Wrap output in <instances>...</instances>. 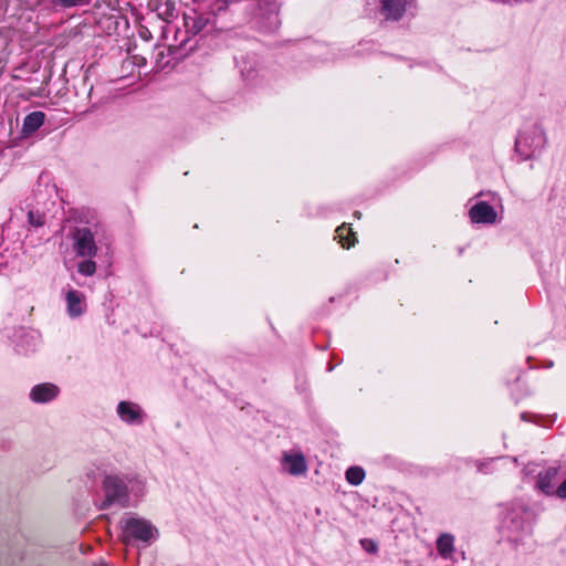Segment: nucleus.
<instances>
[{
	"label": "nucleus",
	"instance_id": "1",
	"mask_svg": "<svg viewBox=\"0 0 566 566\" xmlns=\"http://www.w3.org/2000/svg\"><path fill=\"white\" fill-rule=\"evenodd\" d=\"M545 145V134L538 126H532L517 136L515 150L522 160L532 158Z\"/></svg>",
	"mask_w": 566,
	"mask_h": 566
},
{
	"label": "nucleus",
	"instance_id": "2",
	"mask_svg": "<svg viewBox=\"0 0 566 566\" xmlns=\"http://www.w3.org/2000/svg\"><path fill=\"white\" fill-rule=\"evenodd\" d=\"M123 541L149 543L157 536V530L146 520L129 517L123 522Z\"/></svg>",
	"mask_w": 566,
	"mask_h": 566
},
{
	"label": "nucleus",
	"instance_id": "3",
	"mask_svg": "<svg viewBox=\"0 0 566 566\" xmlns=\"http://www.w3.org/2000/svg\"><path fill=\"white\" fill-rule=\"evenodd\" d=\"M103 489L105 492V501L102 503L101 509H106L113 503L126 505L127 502V488L122 479L114 475H108L103 481Z\"/></svg>",
	"mask_w": 566,
	"mask_h": 566
},
{
	"label": "nucleus",
	"instance_id": "4",
	"mask_svg": "<svg viewBox=\"0 0 566 566\" xmlns=\"http://www.w3.org/2000/svg\"><path fill=\"white\" fill-rule=\"evenodd\" d=\"M73 250L77 256L94 258L97 254V245L91 229L77 228L73 232Z\"/></svg>",
	"mask_w": 566,
	"mask_h": 566
},
{
	"label": "nucleus",
	"instance_id": "5",
	"mask_svg": "<svg viewBox=\"0 0 566 566\" xmlns=\"http://www.w3.org/2000/svg\"><path fill=\"white\" fill-rule=\"evenodd\" d=\"M470 218L475 223H493L496 220L494 208L485 201L475 203L470 209Z\"/></svg>",
	"mask_w": 566,
	"mask_h": 566
},
{
	"label": "nucleus",
	"instance_id": "6",
	"mask_svg": "<svg viewBox=\"0 0 566 566\" xmlns=\"http://www.w3.org/2000/svg\"><path fill=\"white\" fill-rule=\"evenodd\" d=\"M117 413L119 418L126 423L134 424L143 422V410L136 403L120 401L117 406Z\"/></svg>",
	"mask_w": 566,
	"mask_h": 566
},
{
	"label": "nucleus",
	"instance_id": "7",
	"mask_svg": "<svg viewBox=\"0 0 566 566\" xmlns=\"http://www.w3.org/2000/svg\"><path fill=\"white\" fill-rule=\"evenodd\" d=\"M558 468L549 467L537 475V488L546 495H555V484L558 480Z\"/></svg>",
	"mask_w": 566,
	"mask_h": 566
},
{
	"label": "nucleus",
	"instance_id": "8",
	"mask_svg": "<svg viewBox=\"0 0 566 566\" xmlns=\"http://www.w3.org/2000/svg\"><path fill=\"white\" fill-rule=\"evenodd\" d=\"M59 388L50 382L34 386L31 389L30 398L38 403H44L53 400L59 395Z\"/></svg>",
	"mask_w": 566,
	"mask_h": 566
},
{
	"label": "nucleus",
	"instance_id": "9",
	"mask_svg": "<svg viewBox=\"0 0 566 566\" xmlns=\"http://www.w3.org/2000/svg\"><path fill=\"white\" fill-rule=\"evenodd\" d=\"M66 305H67V313L71 317H77L82 315L85 311V303H84V296L82 293L70 290L66 293Z\"/></svg>",
	"mask_w": 566,
	"mask_h": 566
},
{
	"label": "nucleus",
	"instance_id": "10",
	"mask_svg": "<svg viewBox=\"0 0 566 566\" xmlns=\"http://www.w3.org/2000/svg\"><path fill=\"white\" fill-rule=\"evenodd\" d=\"M406 0H381V12L386 19L398 20L406 10Z\"/></svg>",
	"mask_w": 566,
	"mask_h": 566
},
{
	"label": "nucleus",
	"instance_id": "11",
	"mask_svg": "<svg viewBox=\"0 0 566 566\" xmlns=\"http://www.w3.org/2000/svg\"><path fill=\"white\" fill-rule=\"evenodd\" d=\"M45 120V114L41 111H35L28 114L23 119L22 133L24 135H30L36 132Z\"/></svg>",
	"mask_w": 566,
	"mask_h": 566
},
{
	"label": "nucleus",
	"instance_id": "12",
	"mask_svg": "<svg viewBox=\"0 0 566 566\" xmlns=\"http://www.w3.org/2000/svg\"><path fill=\"white\" fill-rule=\"evenodd\" d=\"M285 464H287V472L292 475H300L306 472L307 465L303 454H285L283 458Z\"/></svg>",
	"mask_w": 566,
	"mask_h": 566
},
{
	"label": "nucleus",
	"instance_id": "13",
	"mask_svg": "<svg viewBox=\"0 0 566 566\" xmlns=\"http://www.w3.org/2000/svg\"><path fill=\"white\" fill-rule=\"evenodd\" d=\"M437 552L444 559H451L454 552V537L449 533L441 534L437 539Z\"/></svg>",
	"mask_w": 566,
	"mask_h": 566
},
{
	"label": "nucleus",
	"instance_id": "14",
	"mask_svg": "<svg viewBox=\"0 0 566 566\" xmlns=\"http://www.w3.org/2000/svg\"><path fill=\"white\" fill-rule=\"evenodd\" d=\"M336 239H338V242L342 244L343 248H350L356 242L355 233L352 231V228H349L346 224L339 226L336 229Z\"/></svg>",
	"mask_w": 566,
	"mask_h": 566
},
{
	"label": "nucleus",
	"instance_id": "15",
	"mask_svg": "<svg viewBox=\"0 0 566 566\" xmlns=\"http://www.w3.org/2000/svg\"><path fill=\"white\" fill-rule=\"evenodd\" d=\"M91 0H50V4L55 10H65L75 7L90 4Z\"/></svg>",
	"mask_w": 566,
	"mask_h": 566
},
{
	"label": "nucleus",
	"instance_id": "16",
	"mask_svg": "<svg viewBox=\"0 0 566 566\" xmlns=\"http://www.w3.org/2000/svg\"><path fill=\"white\" fill-rule=\"evenodd\" d=\"M208 23V19L202 14H196L195 17L187 18L186 27L192 33H199Z\"/></svg>",
	"mask_w": 566,
	"mask_h": 566
},
{
	"label": "nucleus",
	"instance_id": "17",
	"mask_svg": "<svg viewBox=\"0 0 566 566\" xmlns=\"http://www.w3.org/2000/svg\"><path fill=\"white\" fill-rule=\"evenodd\" d=\"M345 475L349 484L359 485L365 479V471L360 467H350Z\"/></svg>",
	"mask_w": 566,
	"mask_h": 566
},
{
	"label": "nucleus",
	"instance_id": "18",
	"mask_svg": "<svg viewBox=\"0 0 566 566\" xmlns=\"http://www.w3.org/2000/svg\"><path fill=\"white\" fill-rule=\"evenodd\" d=\"M84 260L77 264V272L85 276H92L96 272V263L91 260Z\"/></svg>",
	"mask_w": 566,
	"mask_h": 566
},
{
	"label": "nucleus",
	"instance_id": "19",
	"mask_svg": "<svg viewBox=\"0 0 566 566\" xmlns=\"http://www.w3.org/2000/svg\"><path fill=\"white\" fill-rule=\"evenodd\" d=\"M28 219L32 226L41 227L44 224V216L39 212L29 211Z\"/></svg>",
	"mask_w": 566,
	"mask_h": 566
},
{
	"label": "nucleus",
	"instance_id": "20",
	"mask_svg": "<svg viewBox=\"0 0 566 566\" xmlns=\"http://www.w3.org/2000/svg\"><path fill=\"white\" fill-rule=\"evenodd\" d=\"M555 495L560 499H566V480L558 485L555 491Z\"/></svg>",
	"mask_w": 566,
	"mask_h": 566
}]
</instances>
